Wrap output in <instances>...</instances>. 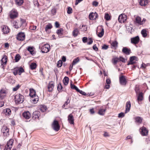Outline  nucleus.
Wrapping results in <instances>:
<instances>
[{
	"instance_id": "58836bf2",
	"label": "nucleus",
	"mask_w": 150,
	"mask_h": 150,
	"mask_svg": "<svg viewBox=\"0 0 150 150\" xmlns=\"http://www.w3.org/2000/svg\"><path fill=\"white\" fill-rule=\"evenodd\" d=\"M72 81H71V83L70 84L71 88L75 90L77 92L78 91L79 89V88L75 85L72 83Z\"/></svg>"
},
{
	"instance_id": "423d86ee",
	"label": "nucleus",
	"mask_w": 150,
	"mask_h": 150,
	"mask_svg": "<svg viewBox=\"0 0 150 150\" xmlns=\"http://www.w3.org/2000/svg\"><path fill=\"white\" fill-rule=\"evenodd\" d=\"M131 43L134 45L138 44L139 42L140 38L138 35L131 38Z\"/></svg>"
},
{
	"instance_id": "393cba45",
	"label": "nucleus",
	"mask_w": 150,
	"mask_h": 150,
	"mask_svg": "<svg viewBox=\"0 0 150 150\" xmlns=\"http://www.w3.org/2000/svg\"><path fill=\"white\" fill-rule=\"evenodd\" d=\"M18 15V13L17 12L13 11L10 13V17L11 19H14L16 18Z\"/></svg>"
},
{
	"instance_id": "5701e85b",
	"label": "nucleus",
	"mask_w": 150,
	"mask_h": 150,
	"mask_svg": "<svg viewBox=\"0 0 150 150\" xmlns=\"http://www.w3.org/2000/svg\"><path fill=\"white\" fill-rule=\"evenodd\" d=\"M29 96L30 97H35L36 96V92L35 90L33 88H30V89Z\"/></svg>"
},
{
	"instance_id": "412c9836",
	"label": "nucleus",
	"mask_w": 150,
	"mask_h": 150,
	"mask_svg": "<svg viewBox=\"0 0 150 150\" xmlns=\"http://www.w3.org/2000/svg\"><path fill=\"white\" fill-rule=\"evenodd\" d=\"M38 96H36L35 97H31L30 100L31 102L34 104H36L38 100Z\"/></svg>"
},
{
	"instance_id": "c85d7f7f",
	"label": "nucleus",
	"mask_w": 150,
	"mask_h": 150,
	"mask_svg": "<svg viewBox=\"0 0 150 150\" xmlns=\"http://www.w3.org/2000/svg\"><path fill=\"white\" fill-rule=\"evenodd\" d=\"M135 122L139 124L142 123V119L140 117L138 116L135 118Z\"/></svg>"
},
{
	"instance_id": "c03bdc74",
	"label": "nucleus",
	"mask_w": 150,
	"mask_h": 150,
	"mask_svg": "<svg viewBox=\"0 0 150 150\" xmlns=\"http://www.w3.org/2000/svg\"><path fill=\"white\" fill-rule=\"evenodd\" d=\"M94 15L95 13L93 12L90 13L88 16L89 19L91 20H94Z\"/></svg>"
},
{
	"instance_id": "0e129e2a",
	"label": "nucleus",
	"mask_w": 150,
	"mask_h": 150,
	"mask_svg": "<svg viewBox=\"0 0 150 150\" xmlns=\"http://www.w3.org/2000/svg\"><path fill=\"white\" fill-rule=\"evenodd\" d=\"M20 86L19 84H18L15 87L13 88V91H17L20 88Z\"/></svg>"
},
{
	"instance_id": "8fccbe9b",
	"label": "nucleus",
	"mask_w": 150,
	"mask_h": 150,
	"mask_svg": "<svg viewBox=\"0 0 150 150\" xmlns=\"http://www.w3.org/2000/svg\"><path fill=\"white\" fill-rule=\"evenodd\" d=\"M21 58V56L19 54H17L15 57V60L16 62H18Z\"/></svg>"
},
{
	"instance_id": "9d476101",
	"label": "nucleus",
	"mask_w": 150,
	"mask_h": 150,
	"mask_svg": "<svg viewBox=\"0 0 150 150\" xmlns=\"http://www.w3.org/2000/svg\"><path fill=\"white\" fill-rule=\"evenodd\" d=\"M140 129L141 134L142 136H146L148 135V131L145 127L143 126L140 128Z\"/></svg>"
},
{
	"instance_id": "6e6552de",
	"label": "nucleus",
	"mask_w": 150,
	"mask_h": 150,
	"mask_svg": "<svg viewBox=\"0 0 150 150\" xmlns=\"http://www.w3.org/2000/svg\"><path fill=\"white\" fill-rule=\"evenodd\" d=\"M40 116V112L38 111H36L33 112L32 117L33 120H39V117Z\"/></svg>"
},
{
	"instance_id": "4d7b16f0",
	"label": "nucleus",
	"mask_w": 150,
	"mask_h": 150,
	"mask_svg": "<svg viewBox=\"0 0 150 150\" xmlns=\"http://www.w3.org/2000/svg\"><path fill=\"white\" fill-rule=\"evenodd\" d=\"M108 47V45L106 44H104L102 46V49L103 50H107Z\"/></svg>"
},
{
	"instance_id": "bb28decb",
	"label": "nucleus",
	"mask_w": 150,
	"mask_h": 150,
	"mask_svg": "<svg viewBox=\"0 0 150 150\" xmlns=\"http://www.w3.org/2000/svg\"><path fill=\"white\" fill-rule=\"evenodd\" d=\"M79 33V31L77 28H75L72 32L73 36L75 37H76Z\"/></svg>"
},
{
	"instance_id": "b1692460",
	"label": "nucleus",
	"mask_w": 150,
	"mask_h": 150,
	"mask_svg": "<svg viewBox=\"0 0 150 150\" xmlns=\"http://www.w3.org/2000/svg\"><path fill=\"white\" fill-rule=\"evenodd\" d=\"M4 112L6 115L9 116L11 114V110L8 108H6L4 110Z\"/></svg>"
},
{
	"instance_id": "09e8293b",
	"label": "nucleus",
	"mask_w": 150,
	"mask_h": 150,
	"mask_svg": "<svg viewBox=\"0 0 150 150\" xmlns=\"http://www.w3.org/2000/svg\"><path fill=\"white\" fill-rule=\"evenodd\" d=\"M119 58L117 57L113 58L112 59V63L114 64H117L119 61Z\"/></svg>"
},
{
	"instance_id": "e2e57ef3",
	"label": "nucleus",
	"mask_w": 150,
	"mask_h": 150,
	"mask_svg": "<svg viewBox=\"0 0 150 150\" xmlns=\"http://www.w3.org/2000/svg\"><path fill=\"white\" fill-rule=\"evenodd\" d=\"M119 58V60L123 63L125 62V59L122 56H120Z\"/></svg>"
},
{
	"instance_id": "79ce46f5",
	"label": "nucleus",
	"mask_w": 150,
	"mask_h": 150,
	"mask_svg": "<svg viewBox=\"0 0 150 150\" xmlns=\"http://www.w3.org/2000/svg\"><path fill=\"white\" fill-rule=\"evenodd\" d=\"M134 60L137 61L138 58L135 56H133L130 57L129 62H132Z\"/></svg>"
},
{
	"instance_id": "f257e3e1",
	"label": "nucleus",
	"mask_w": 150,
	"mask_h": 150,
	"mask_svg": "<svg viewBox=\"0 0 150 150\" xmlns=\"http://www.w3.org/2000/svg\"><path fill=\"white\" fill-rule=\"evenodd\" d=\"M16 103L20 104L22 103L24 100V96L20 94H16L14 97Z\"/></svg>"
},
{
	"instance_id": "2eb2a0df",
	"label": "nucleus",
	"mask_w": 150,
	"mask_h": 150,
	"mask_svg": "<svg viewBox=\"0 0 150 150\" xmlns=\"http://www.w3.org/2000/svg\"><path fill=\"white\" fill-rule=\"evenodd\" d=\"M122 52L127 55H129L131 53V50L130 48L127 47H123L122 50Z\"/></svg>"
},
{
	"instance_id": "c756f323",
	"label": "nucleus",
	"mask_w": 150,
	"mask_h": 150,
	"mask_svg": "<svg viewBox=\"0 0 150 150\" xmlns=\"http://www.w3.org/2000/svg\"><path fill=\"white\" fill-rule=\"evenodd\" d=\"M67 100L64 103V104L62 106V108H64L65 109H67V108H65V107L66 105H68V104L70 103V100L69 99V97H67Z\"/></svg>"
},
{
	"instance_id": "f03ea898",
	"label": "nucleus",
	"mask_w": 150,
	"mask_h": 150,
	"mask_svg": "<svg viewBox=\"0 0 150 150\" xmlns=\"http://www.w3.org/2000/svg\"><path fill=\"white\" fill-rule=\"evenodd\" d=\"M52 127L55 131H58L60 127L58 121L56 120H54L52 124Z\"/></svg>"
},
{
	"instance_id": "4c0bfd02",
	"label": "nucleus",
	"mask_w": 150,
	"mask_h": 150,
	"mask_svg": "<svg viewBox=\"0 0 150 150\" xmlns=\"http://www.w3.org/2000/svg\"><path fill=\"white\" fill-rule=\"evenodd\" d=\"M106 109H101L98 112V113L100 115H103Z\"/></svg>"
},
{
	"instance_id": "39448f33",
	"label": "nucleus",
	"mask_w": 150,
	"mask_h": 150,
	"mask_svg": "<svg viewBox=\"0 0 150 150\" xmlns=\"http://www.w3.org/2000/svg\"><path fill=\"white\" fill-rule=\"evenodd\" d=\"M127 16L125 14H121L120 15L118 18L119 22L121 23H124L127 19Z\"/></svg>"
},
{
	"instance_id": "de8ad7c7",
	"label": "nucleus",
	"mask_w": 150,
	"mask_h": 150,
	"mask_svg": "<svg viewBox=\"0 0 150 150\" xmlns=\"http://www.w3.org/2000/svg\"><path fill=\"white\" fill-rule=\"evenodd\" d=\"M79 61V57L75 58L73 60L72 62V65H74L78 62Z\"/></svg>"
},
{
	"instance_id": "0eeeda50",
	"label": "nucleus",
	"mask_w": 150,
	"mask_h": 150,
	"mask_svg": "<svg viewBox=\"0 0 150 150\" xmlns=\"http://www.w3.org/2000/svg\"><path fill=\"white\" fill-rule=\"evenodd\" d=\"M25 35L24 33H19L16 37L17 39L19 41H22L25 40Z\"/></svg>"
},
{
	"instance_id": "ddd939ff",
	"label": "nucleus",
	"mask_w": 150,
	"mask_h": 150,
	"mask_svg": "<svg viewBox=\"0 0 150 150\" xmlns=\"http://www.w3.org/2000/svg\"><path fill=\"white\" fill-rule=\"evenodd\" d=\"M68 121L71 125H74V117L71 113L69 114L68 116Z\"/></svg>"
},
{
	"instance_id": "49530a36",
	"label": "nucleus",
	"mask_w": 150,
	"mask_h": 150,
	"mask_svg": "<svg viewBox=\"0 0 150 150\" xmlns=\"http://www.w3.org/2000/svg\"><path fill=\"white\" fill-rule=\"evenodd\" d=\"M63 88V87L61 85V83H59L58 85L57 86V89L58 91L59 92H61L62 91L61 90Z\"/></svg>"
},
{
	"instance_id": "a18cd8bd",
	"label": "nucleus",
	"mask_w": 150,
	"mask_h": 150,
	"mask_svg": "<svg viewBox=\"0 0 150 150\" xmlns=\"http://www.w3.org/2000/svg\"><path fill=\"white\" fill-rule=\"evenodd\" d=\"M104 18L107 21H108L110 20L111 18L108 13H105L104 16Z\"/></svg>"
},
{
	"instance_id": "a878e982",
	"label": "nucleus",
	"mask_w": 150,
	"mask_h": 150,
	"mask_svg": "<svg viewBox=\"0 0 150 150\" xmlns=\"http://www.w3.org/2000/svg\"><path fill=\"white\" fill-rule=\"evenodd\" d=\"M148 0H140L139 1L140 5L142 6H145L148 3Z\"/></svg>"
},
{
	"instance_id": "864d4df0",
	"label": "nucleus",
	"mask_w": 150,
	"mask_h": 150,
	"mask_svg": "<svg viewBox=\"0 0 150 150\" xmlns=\"http://www.w3.org/2000/svg\"><path fill=\"white\" fill-rule=\"evenodd\" d=\"M63 64L62 61L61 60H59L57 62V66L59 68L62 67Z\"/></svg>"
},
{
	"instance_id": "e433bc0d",
	"label": "nucleus",
	"mask_w": 150,
	"mask_h": 150,
	"mask_svg": "<svg viewBox=\"0 0 150 150\" xmlns=\"http://www.w3.org/2000/svg\"><path fill=\"white\" fill-rule=\"evenodd\" d=\"M37 65V64L34 62L32 63L30 65V68L31 69L33 70L35 69Z\"/></svg>"
},
{
	"instance_id": "a211bd4d",
	"label": "nucleus",
	"mask_w": 150,
	"mask_h": 150,
	"mask_svg": "<svg viewBox=\"0 0 150 150\" xmlns=\"http://www.w3.org/2000/svg\"><path fill=\"white\" fill-rule=\"evenodd\" d=\"M63 29L62 28H60L57 30L56 33L58 35L59 38H60L64 37V36H62L63 34Z\"/></svg>"
},
{
	"instance_id": "4468645a",
	"label": "nucleus",
	"mask_w": 150,
	"mask_h": 150,
	"mask_svg": "<svg viewBox=\"0 0 150 150\" xmlns=\"http://www.w3.org/2000/svg\"><path fill=\"white\" fill-rule=\"evenodd\" d=\"M22 116L24 118L26 119H29L31 117V115L30 112L26 111L24 112L22 114Z\"/></svg>"
},
{
	"instance_id": "13d9d810",
	"label": "nucleus",
	"mask_w": 150,
	"mask_h": 150,
	"mask_svg": "<svg viewBox=\"0 0 150 150\" xmlns=\"http://www.w3.org/2000/svg\"><path fill=\"white\" fill-rule=\"evenodd\" d=\"M33 4L35 6H37L38 7H39V4L38 0H34Z\"/></svg>"
},
{
	"instance_id": "aec40b11",
	"label": "nucleus",
	"mask_w": 150,
	"mask_h": 150,
	"mask_svg": "<svg viewBox=\"0 0 150 150\" xmlns=\"http://www.w3.org/2000/svg\"><path fill=\"white\" fill-rule=\"evenodd\" d=\"M51 83H50L48 86V91L49 92H52L54 88V83L53 82L51 81Z\"/></svg>"
},
{
	"instance_id": "20e7f679",
	"label": "nucleus",
	"mask_w": 150,
	"mask_h": 150,
	"mask_svg": "<svg viewBox=\"0 0 150 150\" xmlns=\"http://www.w3.org/2000/svg\"><path fill=\"white\" fill-rule=\"evenodd\" d=\"M50 50L49 44H46L44 45L41 48V51L42 53H47Z\"/></svg>"
},
{
	"instance_id": "f8f14e48",
	"label": "nucleus",
	"mask_w": 150,
	"mask_h": 150,
	"mask_svg": "<svg viewBox=\"0 0 150 150\" xmlns=\"http://www.w3.org/2000/svg\"><path fill=\"white\" fill-rule=\"evenodd\" d=\"M1 131L4 136H7L9 134V129L7 127H3L1 130Z\"/></svg>"
},
{
	"instance_id": "bf43d9fd",
	"label": "nucleus",
	"mask_w": 150,
	"mask_h": 150,
	"mask_svg": "<svg viewBox=\"0 0 150 150\" xmlns=\"http://www.w3.org/2000/svg\"><path fill=\"white\" fill-rule=\"evenodd\" d=\"M78 92H79L80 93L84 96L87 95V94L84 92L82 90H81L80 89H79L77 91Z\"/></svg>"
},
{
	"instance_id": "7c9ffc66",
	"label": "nucleus",
	"mask_w": 150,
	"mask_h": 150,
	"mask_svg": "<svg viewBox=\"0 0 150 150\" xmlns=\"http://www.w3.org/2000/svg\"><path fill=\"white\" fill-rule=\"evenodd\" d=\"M52 28V26L51 23H49L45 27V31L47 33H48V30L51 29Z\"/></svg>"
},
{
	"instance_id": "f3484780",
	"label": "nucleus",
	"mask_w": 150,
	"mask_h": 150,
	"mask_svg": "<svg viewBox=\"0 0 150 150\" xmlns=\"http://www.w3.org/2000/svg\"><path fill=\"white\" fill-rule=\"evenodd\" d=\"M131 106V103L130 102V101L127 102L126 104L125 113H126L129 111Z\"/></svg>"
},
{
	"instance_id": "6e6d98bb",
	"label": "nucleus",
	"mask_w": 150,
	"mask_h": 150,
	"mask_svg": "<svg viewBox=\"0 0 150 150\" xmlns=\"http://www.w3.org/2000/svg\"><path fill=\"white\" fill-rule=\"evenodd\" d=\"M72 12V9L70 7L67 8V13L69 14H71Z\"/></svg>"
},
{
	"instance_id": "774afa93",
	"label": "nucleus",
	"mask_w": 150,
	"mask_h": 150,
	"mask_svg": "<svg viewBox=\"0 0 150 150\" xmlns=\"http://www.w3.org/2000/svg\"><path fill=\"white\" fill-rule=\"evenodd\" d=\"M98 3L96 1H94L92 3V5L96 7L98 6Z\"/></svg>"
},
{
	"instance_id": "7ed1b4c3",
	"label": "nucleus",
	"mask_w": 150,
	"mask_h": 150,
	"mask_svg": "<svg viewBox=\"0 0 150 150\" xmlns=\"http://www.w3.org/2000/svg\"><path fill=\"white\" fill-rule=\"evenodd\" d=\"M13 142L14 140L11 139L8 141L4 150H11L13 146Z\"/></svg>"
},
{
	"instance_id": "a19ab883",
	"label": "nucleus",
	"mask_w": 150,
	"mask_h": 150,
	"mask_svg": "<svg viewBox=\"0 0 150 150\" xmlns=\"http://www.w3.org/2000/svg\"><path fill=\"white\" fill-rule=\"evenodd\" d=\"M6 91L4 90H1L0 91V98L1 99L4 98V94H6Z\"/></svg>"
},
{
	"instance_id": "603ef678",
	"label": "nucleus",
	"mask_w": 150,
	"mask_h": 150,
	"mask_svg": "<svg viewBox=\"0 0 150 150\" xmlns=\"http://www.w3.org/2000/svg\"><path fill=\"white\" fill-rule=\"evenodd\" d=\"M134 90L136 94V95H137L139 93L141 92L140 91V89L139 87L138 86H136L135 87Z\"/></svg>"
},
{
	"instance_id": "1a4fd4ad",
	"label": "nucleus",
	"mask_w": 150,
	"mask_h": 150,
	"mask_svg": "<svg viewBox=\"0 0 150 150\" xmlns=\"http://www.w3.org/2000/svg\"><path fill=\"white\" fill-rule=\"evenodd\" d=\"M119 81L120 84L122 85L125 86L127 83L125 76L123 75L119 77Z\"/></svg>"
},
{
	"instance_id": "cd10ccee",
	"label": "nucleus",
	"mask_w": 150,
	"mask_h": 150,
	"mask_svg": "<svg viewBox=\"0 0 150 150\" xmlns=\"http://www.w3.org/2000/svg\"><path fill=\"white\" fill-rule=\"evenodd\" d=\"M69 77L67 76H65L63 80L64 85L65 86L67 85L69 83Z\"/></svg>"
},
{
	"instance_id": "72a5a7b5",
	"label": "nucleus",
	"mask_w": 150,
	"mask_h": 150,
	"mask_svg": "<svg viewBox=\"0 0 150 150\" xmlns=\"http://www.w3.org/2000/svg\"><path fill=\"white\" fill-rule=\"evenodd\" d=\"M141 33L144 38H146L147 36V31L145 29H142L141 31Z\"/></svg>"
},
{
	"instance_id": "dca6fc26",
	"label": "nucleus",
	"mask_w": 150,
	"mask_h": 150,
	"mask_svg": "<svg viewBox=\"0 0 150 150\" xmlns=\"http://www.w3.org/2000/svg\"><path fill=\"white\" fill-rule=\"evenodd\" d=\"M7 57L6 55H4L3 57L1 59V64L2 67H4V65H5L7 62Z\"/></svg>"
},
{
	"instance_id": "5fc2aeb1",
	"label": "nucleus",
	"mask_w": 150,
	"mask_h": 150,
	"mask_svg": "<svg viewBox=\"0 0 150 150\" xmlns=\"http://www.w3.org/2000/svg\"><path fill=\"white\" fill-rule=\"evenodd\" d=\"M19 21L18 20H16L15 21H14L13 23V26L15 28H19V27L18 26V25L17 24L18 23V21Z\"/></svg>"
},
{
	"instance_id": "2f4dec72",
	"label": "nucleus",
	"mask_w": 150,
	"mask_h": 150,
	"mask_svg": "<svg viewBox=\"0 0 150 150\" xmlns=\"http://www.w3.org/2000/svg\"><path fill=\"white\" fill-rule=\"evenodd\" d=\"M96 33L98 37L99 38H101L104 35V30L103 28L101 29V31L98 33L97 31L96 32Z\"/></svg>"
},
{
	"instance_id": "6ab92c4d",
	"label": "nucleus",
	"mask_w": 150,
	"mask_h": 150,
	"mask_svg": "<svg viewBox=\"0 0 150 150\" xmlns=\"http://www.w3.org/2000/svg\"><path fill=\"white\" fill-rule=\"evenodd\" d=\"M137 100L139 101L142 100L144 98V94L142 92L139 93L137 95Z\"/></svg>"
},
{
	"instance_id": "4be33fe9",
	"label": "nucleus",
	"mask_w": 150,
	"mask_h": 150,
	"mask_svg": "<svg viewBox=\"0 0 150 150\" xmlns=\"http://www.w3.org/2000/svg\"><path fill=\"white\" fill-rule=\"evenodd\" d=\"M34 48L33 47L29 46L27 48V50L31 54L33 55L35 53L34 51Z\"/></svg>"
},
{
	"instance_id": "338daca9",
	"label": "nucleus",
	"mask_w": 150,
	"mask_h": 150,
	"mask_svg": "<svg viewBox=\"0 0 150 150\" xmlns=\"http://www.w3.org/2000/svg\"><path fill=\"white\" fill-rule=\"evenodd\" d=\"M88 38L87 37H84L82 38V41L83 43H86L88 41Z\"/></svg>"
},
{
	"instance_id": "f704fd0d",
	"label": "nucleus",
	"mask_w": 150,
	"mask_h": 150,
	"mask_svg": "<svg viewBox=\"0 0 150 150\" xmlns=\"http://www.w3.org/2000/svg\"><path fill=\"white\" fill-rule=\"evenodd\" d=\"M17 69L18 71V74L19 75H21L22 73L25 72L24 69L21 67L17 68Z\"/></svg>"
},
{
	"instance_id": "c9c22d12",
	"label": "nucleus",
	"mask_w": 150,
	"mask_h": 150,
	"mask_svg": "<svg viewBox=\"0 0 150 150\" xmlns=\"http://www.w3.org/2000/svg\"><path fill=\"white\" fill-rule=\"evenodd\" d=\"M47 109V108L45 105H40V110L42 112H45Z\"/></svg>"
},
{
	"instance_id": "37998d69",
	"label": "nucleus",
	"mask_w": 150,
	"mask_h": 150,
	"mask_svg": "<svg viewBox=\"0 0 150 150\" xmlns=\"http://www.w3.org/2000/svg\"><path fill=\"white\" fill-rule=\"evenodd\" d=\"M79 28L81 29V31H86L87 30V28L86 25H82L81 26H80Z\"/></svg>"
},
{
	"instance_id": "ea45409f",
	"label": "nucleus",
	"mask_w": 150,
	"mask_h": 150,
	"mask_svg": "<svg viewBox=\"0 0 150 150\" xmlns=\"http://www.w3.org/2000/svg\"><path fill=\"white\" fill-rule=\"evenodd\" d=\"M16 4L17 5L21 6L23 3V0H15Z\"/></svg>"
},
{
	"instance_id": "473e14b6",
	"label": "nucleus",
	"mask_w": 150,
	"mask_h": 150,
	"mask_svg": "<svg viewBox=\"0 0 150 150\" xmlns=\"http://www.w3.org/2000/svg\"><path fill=\"white\" fill-rule=\"evenodd\" d=\"M135 22L139 25L142 24V22L141 21V18L139 16H137L136 17L135 19Z\"/></svg>"
},
{
	"instance_id": "680f3d73",
	"label": "nucleus",
	"mask_w": 150,
	"mask_h": 150,
	"mask_svg": "<svg viewBox=\"0 0 150 150\" xmlns=\"http://www.w3.org/2000/svg\"><path fill=\"white\" fill-rule=\"evenodd\" d=\"M125 116V114L124 112H121L118 115V117L119 118H122Z\"/></svg>"
},
{
	"instance_id": "69168bd1",
	"label": "nucleus",
	"mask_w": 150,
	"mask_h": 150,
	"mask_svg": "<svg viewBox=\"0 0 150 150\" xmlns=\"http://www.w3.org/2000/svg\"><path fill=\"white\" fill-rule=\"evenodd\" d=\"M56 13V10L55 9H52L51 10V13L52 15H55Z\"/></svg>"
},
{
	"instance_id": "9b49d317",
	"label": "nucleus",
	"mask_w": 150,
	"mask_h": 150,
	"mask_svg": "<svg viewBox=\"0 0 150 150\" xmlns=\"http://www.w3.org/2000/svg\"><path fill=\"white\" fill-rule=\"evenodd\" d=\"M2 31L4 34H7L10 31V29L9 27L6 25H2L1 26Z\"/></svg>"
},
{
	"instance_id": "3c124183",
	"label": "nucleus",
	"mask_w": 150,
	"mask_h": 150,
	"mask_svg": "<svg viewBox=\"0 0 150 150\" xmlns=\"http://www.w3.org/2000/svg\"><path fill=\"white\" fill-rule=\"evenodd\" d=\"M118 45L117 42L115 40L112 42L111 44V45L113 47H117Z\"/></svg>"
},
{
	"instance_id": "052dcab7",
	"label": "nucleus",
	"mask_w": 150,
	"mask_h": 150,
	"mask_svg": "<svg viewBox=\"0 0 150 150\" xmlns=\"http://www.w3.org/2000/svg\"><path fill=\"white\" fill-rule=\"evenodd\" d=\"M88 42H87V44L90 45L92 44L93 42V39L92 38H89L88 40Z\"/></svg>"
}]
</instances>
